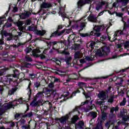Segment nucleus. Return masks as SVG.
I'll use <instances>...</instances> for the list:
<instances>
[{"label": "nucleus", "instance_id": "1", "mask_svg": "<svg viewBox=\"0 0 129 129\" xmlns=\"http://www.w3.org/2000/svg\"><path fill=\"white\" fill-rule=\"evenodd\" d=\"M14 75H9L5 78V81L8 85L11 84V82H15L18 80V76H19V71H14Z\"/></svg>", "mask_w": 129, "mask_h": 129}, {"label": "nucleus", "instance_id": "2", "mask_svg": "<svg viewBox=\"0 0 129 129\" xmlns=\"http://www.w3.org/2000/svg\"><path fill=\"white\" fill-rule=\"evenodd\" d=\"M109 48L108 47H103L102 48L99 49L97 51V55L101 57L102 56H106L107 54L110 52Z\"/></svg>", "mask_w": 129, "mask_h": 129}, {"label": "nucleus", "instance_id": "3", "mask_svg": "<svg viewBox=\"0 0 129 129\" xmlns=\"http://www.w3.org/2000/svg\"><path fill=\"white\" fill-rule=\"evenodd\" d=\"M121 34V31H116L114 35V38H113L112 40H110V37L108 36V35H103L101 37V41H111V42H112L113 41H115L116 39H117V34Z\"/></svg>", "mask_w": 129, "mask_h": 129}, {"label": "nucleus", "instance_id": "4", "mask_svg": "<svg viewBox=\"0 0 129 129\" xmlns=\"http://www.w3.org/2000/svg\"><path fill=\"white\" fill-rule=\"evenodd\" d=\"M28 29L29 31L35 32L36 35H38L39 36H44L46 33V31L45 30L42 31L37 30V27L36 26H30Z\"/></svg>", "mask_w": 129, "mask_h": 129}, {"label": "nucleus", "instance_id": "5", "mask_svg": "<svg viewBox=\"0 0 129 129\" xmlns=\"http://www.w3.org/2000/svg\"><path fill=\"white\" fill-rule=\"evenodd\" d=\"M69 118V114H67L66 115L63 116L59 118H56V120H59L60 123L64 125V124H66V123H67Z\"/></svg>", "mask_w": 129, "mask_h": 129}, {"label": "nucleus", "instance_id": "6", "mask_svg": "<svg viewBox=\"0 0 129 129\" xmlns=\"http://www.w3.org/2000/svg\"><path fill=\"white\" fill-rule=\"evenodd\" d=\"M98 96L101 100H105L107 98V91L100 92L98 94Z\"/></svg>", "mask_w": 129, "mask_h": 129}, {"label": "nucleus", "instance_id": "7", "mask_svg": "<svg viewBox=\"0 0 129 129\" xmlns=\"http://www.w3.org/2000/svg\"><path fill=\"white\" fill-rule=\"evenodd\" d=\"M51 7H52V4L51 3H43L40 5V9L39 10V13H40V12H42V11L43 10V9H49V8H51Z\"/></svg>", "mask_w": 129, "mask_h": 129}, {"label": "nucleus", "instance_id": "8", "mask_svg": "<svg viewBox=\"0 0 129 129\" xmlns=\"http://www.w3.org/2000/svg\"><path fill=\"white\" fill-rule=\"evenodd\" d=\"M118 109V106L112 107L110 110V114L109 115V118H113V117H115V114H113V111H117Z\"/></svg>", "mask_w": 129, "mask_h": 129}, {"label": "nucleus", "instance_id": "9", "mask_svg": "<svg viewBox=\"0 0 129 129\" xmlns=\"http://www.w3.org/2000/svg\"><path fill=\"white\" fill-rule=\"evenodd\" d=\"M91 2H92V0H85L84 1L81 0L78 2V8L80 9L83 5H85V4H90Z\"/></svg>", "mask_w": 129, "mask_h": 129}, {"label": "nucleus", "instance_id": "10", "mask_svg": "<svg viewBox=\"0 0 129 129\" xmlns=\"http://www.w3.org/2000/svg\"><path fill=\"white\" fill-rule=\"evenodd\" d=\"M32 14L30 12H27L22 13L21 15H20L21 19L24 20L25 19H27V18H29L30 16H31Z\"/></svg>", "mask_w": 129, "mask_h": 129}, {"label": "nucleus", "instance_id": "11", "mask_svg": "<svg viewBox=\"0 0 129 129\" xmlns=\"http://www.w3.org/2000/svg\"><path fill=\"white\" fill-rule=\"evenodd\" d=\"M16 25L17 27H18V28L19 29L20 32H19V36H21L22 35V31L24 30V28L22 27L23 26V22L22 21H18V22L16 23Z\"/></svg>", "mask_w": 129, "mask_h": 129}, {"label": "nucleus", "instance_id": "12", "mask_svg": "<svg viewBox=\"0 0 129 129\" xmlns=\"http://www.w3.org/2000/svg\"><path fill=\"white\" fill-rule=\"evenodd\" d=\"M105 29V26H104V25H100V26H95L94 27V31H96V32H99L100 31H103V30H104Z\"/></svg>", "mask_w": 129, "mask_h": 129}, {"label": "nucleus", "instance_id": "13", "mask_svg": "<svg viewBox=\"0 0 129 129\" xmlns=\"http://www.w3.org/2000/svg\"><path fill=\"white\" fill-rule=\"evenodd\" d=\"M76 128H83L84 127V122L83 121H79L76 124Z\"/></svg>", "mask_w": 129, "mask_h": 129}, {"label": "nucleus", "instance_id": "14", "mask_svg": "<svg viewBox=\"0 0 129 129\" xmlns=\"http://www.w3.org/2000/svg\"><path fill=\"white\" fill-rule=\"evenodd\" d=\"M14 105L13 104V102H11L6 104H5L3 106L5 107V109H10V108H12L13 107V106Z\"/></svg>", "mask_w": 129, "mask_h": 129}, {"label": "nucleus", "instance_id": "15", "mask_svg": "<svg viewBox=\"0 0 129 129\" xmlns=\"http://www.w3.org/2000/svg\"><path fill=\"white\" fill-rule=\"evenodd\" d=\"M88 21H89L90 22H92V23H96V22H97V19L93 15H90L88 17Z\"/></svg>", "mask_w": 129, "mask_h": 129}, {"label": "nucleus", "instance_id": "16", "mask_svg": "<svg viewBox=\"0 0 129 129\" xmlns=\"http://www.w3.org/2000/svg\"><path fill=\"white\" fill-rule=\"evenodd\" d=\"M78 86L79 87V88H81L82 89H83V87H87V85L85 84V83L80 82L78 83Z\"/></svg>", "mask_w": 129, "mask_h": 129}, {"label": "nucleus", "instance_id": "17", "mask_svg": "<svg viewBox=\"0 0 129 129\" xmlns=\"http://www.w3.org/2000/svg\"><path fill=\"white\" fill-rule=\"evenodd\" d=\"M117 82L116 83V85L121 86L122 85V82H123V80L121 78H117L116 79Z\"/></svg>", "mask_w": 129, "mask_h": 129}, {"label": "nucleus", "instance_id": "18", "mask_svg": "<svg viewBox=\"0 0 129 129\" xmlns=\"http://www.w3.org/2000/svg\"><path fill=\"white\" fill-rule=\"evenodd\" d=\"M75 59H80L82 57V53L81 52L78 51L75 54Z\"/></svg>", "mask_w": 129, "mask_h": 129}, {"label": "nucleus", "instance_id": "19", "mask_svg": "<svg viewBox=\"0 0 129 129\" xmlns=\"http://www.w3.org/2000/svg\"><path fill=\"white\" fill-rule=\"evenodd\" d=\"M79 119V117L76 115H74L71 119V122L72 123H75L77 120Z\"/></svg>", "mask_w": 129, "mask_h": 129}, {"label": "nucleus", "instance_id": "20", "mask_svg": "<svg viewBox=\"0 0 129 129\" xmlns=\"http://www.w3.org/2000/svg\"><path fill=\"white\" fill-rule=\"evenodd\" d=\"M89 115H90L92 118H96V117L97 116V113L93 111L90 112Z\"/></svg>", "mask_w": 129, "mask_h": 129}, {"label": "nucleus", "instance_id": "21", "mask_svg": "<svg viewBox=\"0 0 129 129\" xmlns=\"http://www.w3.org/2000/svg\"><path fill=\"white\" fill-rule=\"evenodd\" d=\"M17 89L18 88L15 87L10 90L8 93L9 95H13V94H14V93H15L16 91H17Z\"/></svg>", "mask_w": 129, "mask_h": 129}, {"label": "nucleus", "instance_id": "22", "mask_svg": "<svg viewBox=\"0 0 129 129\" xmlns=\"http://www.w3.org/2000/svg\"><path fill=\"white\" fill-rule=\"evenodd\" d=\"M31 106H38L39 105V102H37L36 99H34L32 103H30Z\"/></svg>", "mask_w": 129, "mask_h": 129}, {"label": "nucleus", "instance_id": "23", "mask_svg": "<svg viewBox=\"0 0 129 129\" xmlns=\"http://www.w3.org/2000/svg\"><path fill=\"white\" fill-rule=\"evenodd\" d=\"M113 123H114V120H110L108 122H107V123H106V126H107L108 128H109V126H110V124H113Z\"/></svg>", "mask_w": 129, "mask_h": 129}, {"label": "nucleus", "instance_id": "24", "mask_svg": "<svg viewBox=\"0 0 129 129\" xmlns=\"http://www.w3.org/2000/svg\"><path fill=\"white\" fill-rule=\"evenodd\" d=\"M93 129H103V127H102V123L98 122L96 126Z\"/></svg>", "mask_w": 129, "mask_h": 129}, {"label": "nucleus", "instance_id": "25", "mask_svg": "<svg viewBox=\"0 0 129 129\" xmlns=\"http://www.w3.org/2000/svg\"><path fill=\"white\" fill-rule=\"evenodd\" d=\"M40 52L41 51H40V49H35L34 50V52L33 53V55L34 56V57H39V55H38L37 53Z\"/></svg>", "mask_w": 129, "mask_h": 129}, {"label": "nucleus", "instance_id": "26", "mask_svg": "<svg viewBox=\"0 0 129 129\" xmlns=\"http://www.w3.org/2000/svg\"><path fill=\"white\" fill-rule=\"evenodd\" d=\"M36 98H42V97H44V94L42 92H39L36 94Z\"/></svg>", "mask_w": 129, "mask_h": 129}, {"label": "nucleus", "instance_id": "27", "mask_svg": "<svg viewBox=\"0 0 129 129\" xmlns=\"http://www.w3.org/2000/svg\"><path fill=\"white\" fill-rule=\"evenodd\" d=\"M125 103H126V99L125 98H123L122 101L120 103V106H124V105H125Z\"/></svg>", "mask_w": 129, "mask_h": 129}, {"label": "nucleus", "instance_id": "28", "mask_svg": "<svg viewBox=\"0 0 129 129\" xmlns=\"http://www.w3.org/2000/svg\"><path fill=\"white\" fill-rule=\"evenodd\" d=\"M71 60H72V57H69L66 58L65 61L66 62L67 64H68V65H69V64H70V62H71Z\"/></svg>", "mask_w": 129, "mask_h": 129}, {"label": "nucleus", "instance_id": "29", "mask_svg": "<svg viewBox=\"0 0 129 129\" xmlns=\"http://www.w3.org/2000/svg\"><path fill=\"white\" fill-rule=\"evenodd\" d=\"M31 83H29L28 87L27 88V90L28 91V95H29V96H30L31 94H32V91L31 90V89L30 88V87L31 86Z\"/></svg>", "mask_w": 129, "mask_h": 129}, {"label": "nucleus", "instance_id": "30", "mask_svg": "<svg viewBox=\"0 0 129 129\" xmlns=\"http://www.w3.org/2000/svg\"><path fill=\"white\" fill-rule=\"evenodd\" d=\"M33 115V112H30L26 115L23 116V117H31Z\"/></svg>", "mask_w": 129, "mask_h": 129}, {"label": "nucleus", "instance_id": "31", "mask_svg": "<svg viewBox=\"0 0 129 129\" xmlns=\"http://www.w3.org/2000/svg\"><path fill=\"white\" fill-rule=\"evenodd\" d=\"M107 116V114L105 112H103L102 114V119L103 120H105V119H106Z\"/></svg>", "mask_w": 129, "mask_h": 129}, {"label": "nucleus", "instance_id": "32", "mask_svg": "<svg viewBox=\"0 0 129 129\" xmlns=\"http://www.w3.org/2000/svg\"><path fill=\"white\" fill-rule=\"evenodd\" d=\"M91 100V98H90V99L86 100L85 102H82L81 103V106L84 105L85 104H88V102Z\"/></svg>", "mask_w": 129, "mask_h": 129}, {"label": "nucleus", "instance_id": "33", "mask_svg": "<svg viewBox=\"0 0 129 129\" xmlns=\"http://www.w3.org/2000/svg\"><path fill=\"white\" fill-rule=\"evenodd\" d=\"M24 65V67H25L26 68H30L32 67V64L28 62H25Z\"/></svg>", "mask_w": 129, "mask_h": 129}, {"label": "nucleus", "instance_id": "34", "mask_svg": "<svg viewBox=\"0 0 129 129\" xmlns=\"http://www.w3.org/2000/svg\"><path fill=\"white\" fill-rule=\"evenodd\" d=\"M114 98V97L113 96H111L110 98L108 99V102H109L110 103H112L113 102V99Z\"/></svg>", "mask_w": 129, "mask_h": 129}, {"label": "nucleus", "instance_id": "35", "mask_svg": "<svg viewBox=\"0 0 129 129\" xmlns=\"http://www.w3.org/2000/svg\"><path fill=\"white\" fill-rule=\"evenodd\" d=\"M71 78H72V79H75V80L77 79V78H78V76L77 75V74H74L71 75Z\"/></svg>", "mask_w": 129, "mask_h": 129}, {"label": "nucleus", "instance_id": "36", "mask_svg": "<svg viewBox=\"0 0 129 129\" xmlns=\"http://www.w3.org/2000/svg\"><path fill=\"white\" fill-rule=\"evenodd\" d=\"M58 32L57 30L51 34L50 37H58Z\"/></svg>", "mask_w": 129, "mask_h": 129}, {"label": "nucleus", "instance_id": "37", "mask_svg": "<svg viewBox=\"0 0 129 129\" xmlns=\"http://www.w3.org/2000/svg\"><path fill=\"white\" fill-rule=\"evenodd\" d=\"M53 60L55 62V63L57 64V65H60L61 64V61H60V60H58V59L57 58H53Z\"/></svg>", "mask_w": 129, "mask_h": 129}, {"label": "nucleus", "instance_id": "38", "mask_svg": "<svg viewBox=\"0 0 129 129\" xmlns=\"http://www.w3.org/2000/svg\"><path fill=\"white\" fill-rule=\"evenodd\" d=\"M8 36L9 37L7 38V41H12V40H13V35H12L11 33H9L8 34Z\"/></svg>", "mask_w": 129, "mask_h": 129}, {"label": "nucleus", "instance_id": "39", "mask_svg": "<svg viewBox=\"0 0 129 129\" xmlns=\"http://www.w3.org/2000/svg\"><path fill=\"white\" fill-rule=\"evenodd\" d=\"M66 31V30H65V29H63V30H61L60 32H59V31L58 32H57V36H62V34H63L64 33H65V31Z\"/></svg>", "mask_w": 129, "mask_h": 129}, {"label": "nucleus", "instance_id": "40", "mask_svg": "<svg viewBox=\"0 0 129 129\" xmlns=\"http://www.w3.org/2000/svg\"><path fill=\"white\" fill-rule=\"evenodd\" d=\"M90 35H95V36L96 37H100V35H101V34H100V33H94L93 31H91L90 33Z\"/></svg>", "mask_w": 129, "mask_h": 129}, {"label": "nucleus", "instance_id": "41", "mask_svg": "<svg viewBox=\"0 0 129 129\" xmlns=\"http://www.w3.org/2000/svg\"><path fill=\"white\" fill-rule=\"evenodd\" d=\"M25 59H26V61H27V62L32 61V58L30 56H29V55H26L25 56Z\"/></svg>", "mask_w": 129, "mask_h": 129}, {"label": "nucleus", "instance_id": "42", "mask_svg": "<svg viewBox=\"0 0 129 129\" xmlns=\"http://www.w3.org/2000/svg\"><path fill=\"white\" fill-rule=\"evenodd\" d=\"M85 58L86 61H92L93 60V57L90 56H86Z\"/></svg>", "mask_w": 129, "mask_h": 129}, {"label": "nucleus", "instance_id": "43", "mask_svg": "<svg viewBox=\"0 0 129 129\" xmlns=\"http://www.w3.org/2000/svg\"><path fill=\"white\" fill-rule=\"evenodd\" d=\"M128 4V0H122V5L123 6H125L126 5H127Z\"/></svg>", "mask_w": 129, "mask_h": 129}, {"label": "nucleus", "instance_id": "44", "mask_svg": "<svg viewBox=\"0 0 129 129\" xmlns=\"http://www.w3.org/2000/svg\"><path fill=\"white\" fill-rule=\"evenodd\" d=\"M86 25V23L84 22L81 23L80 25V28L81 29V30H83V28H85Z\"/></svg>", "mask_w": 129, "mask_h": 129}, {"label": "nucleus", "instance_id": "45", "mask_svg": "<svg viewBox=\"0 0 129 129\" xmlns=\"http://www.w3.org/2000/svg\"><path fill=\"white\" fill-rule=\"evenodd\" d=\"M102 7L101 6V5H100V4L99 3L96 7V10L97 11H99V10H100V9H101Z\"/></svg>", "mask_w": 129, "mask_h": 129}, {"label": "nucleus", "instance_id": "46", "mask_svg": "<svg viewBox=\"0 0 129 129\" xmlns=\"http://www.w3.org/2000/svg\"><path fill=\"white\" fill-rule=\"evenodd\" d=\"M5 73H6V70H5V69L1 70L0 76H2V75H4V74H5Z\"/></svg>", "mask_w": 129, "mask_h": 129}, {"label": "nucleus", "instance_id": "47", "mask_svg": "<svg viewBox=\"0 0 129 129\" xmlns=\"http://www.w3.org/2000/svg\"><path fill=\"white\" fill-rule=\"evenodd\" d=\"M79 109V107H76L75 109H74L72 111L69 112V114L72 113V112H74V111H77Z\"/></svg>", "mask_w": 129, "mask_h": 129}, {"label": "nucleus", "instance_id": "48", "mask_svg": "<svg viewBox=\"0 0 129 129\" xmlns=\"http://www.w3.org/2000/svg\"><path fill=\"white\" fill-rule=\"evenodd\" d=\"M31 51H32V48H31L30 47H27L25 49V51L27 53V54H28V53H30V52H31Z\"/></svg>", "mask_w": 129, "mask_h": 129}, {"label": "nucleus", "instance_id": "49", "mask_svg": "<svg viewBox=\"0 0 129 129\" xmlns=\"http://www.w3.org/2000/svg\"><path fill=\"white\" fill-rule=\"evenodd\" d=\"M34 86L36 88H38L40 86V82H36L34 83Z\"/></svg>", "mask_w": 129, "mask_h": 129}, {"label": "nucleus", "instance_id": "50", "mask_svg": "<svg viewBox=\"0 0 129 129\" xmlns=\"http://www.w3.org/2000/svg\"><path fill=\"white\" fill-rule=\"evenodd\" d=\"M5 27H6V28H10V27H12V23H9V22H7L6 23Z\"/></svg>", "mask_w": 129, "mask_h": 129}, {"label": "nucleus", "instance_id": "51", "mask_svg": "<svg viewBox=\"0 0 129 129\" xmlns=\"http://www.w3.org/2000/svg\"><path fill=\"white\" fill-rule=\"evenodd\" d=\"M22 44L21 43H18L17 44H13V47L14 48H18V47H20Z\"/></svg>", "mask_w": 129, "mask_h": 129}, {"label": "nucleus", "instance_id": "52", "mask_svg": "<svg viewBox=\"0 0 129 129\" xmlns=\"http://www.w3.org/2000/svg\"><path fill=\"white\" fill-rule=\"evenodd\" d=\"M94 45H95V42L92 41L91 42L90 44V47L91 48V49H93V47L94 46Z\"/></svg>", "mask_w": 129, "mask_h": 129}, {"label": "nucleus", "instance_id": "53", "mask_svg": "<svg viewBox=\"0 0 129 129\" xmlns=\"http://www.w3.org/2000/svg\"><path fill=\"white\" fill-rule=\"evenodd\" d=\"M29 76L31 77V79H34L36 77V75L34 74H30Z\"/></svg>", "mask_w": 129, "mask_h": 129}, {"label": "nucleus", "instance_id": "54", "mask_svg": "<svg viewBox=\"0 0 129 129\" xmlns=\"http://www.w3.org/2000/svg\"><path fill=\"white\" fill-rule=\"evenodd\" d=\"M48 87H49V88H53V87H54V83L52 82L49 83L48 85Z\"/></svg>", "mask_w": 129, "mask_h": 129}, {"label": "nucleus", "instance_id": "55", "mask_svg": "<svg viewBox=\"0 0 129 129\" xmlns=\"http://www.w3.org/2000/svg\"><path fill=\"white\" fill-rule=\"evenodd\" d=\"M123 119L124 120V121H127V120H129V117L127 116L123 117Z\"/></svg>", "mask_w": 129, "mask_h": 129}, {"label": "nucleus", "instance_id": "56", "mask_svg": "<svg viewBox=\"0 0 129 129\" xmlns=\"http://www.w3.org/2000/svg\"><path fill=\"white\" fill-rule=\"evenodd\" d=\"M23 128L24 129H28L30 128V125L27 124L23 126Z\"/></svg>", "mask_w": 129, "mask_h": 129}, {"label": "nucleus", "instance_id": "57", "mask_svg": "<svg viewBox=\"0 0 129 129\" xmlns=\"http://www.w3.org/2000/svg\"><path fill=\"white\" fill-rule=\"evenodd\" d=\"M38 57H40V58L42 59H45V58H46V56H45L44 54H40V55H38Z\"/></svg>", "mask_w": 129, "mask_h": 129}, {"label": "nucleus", "instance_id": "58", "mask_svg": "<svg viewBox=\"0 0 129 129\" xmlns=\"http://www.w3.org/2000/svg\"><path fill=\"white\" fill-rule=\"evenodd\" d=\"M30 24H31V20L28 19L26 21V25L27 26H28V25H30Z\"/></svg>", "mask_w": 129, "mask_h": 129}, {"label": "nucleus", "instance_id": "59", "mask_svg": "<svg viewBox=\"0 0 129 129\" xmlns=\"http://www.w3.org/2000/svg\"><path fill=\"white\" fill-rule=\"evenodd\" d=\"M80 62V63H85V62H86V59L85 58L81 59Z\"/></svg>", "mask_w": 129, "mask_h": 129}, {"label": "nucleus", "instance_id": "60", "mask_svg": "<svg viewBox=\"0 0 129 129\" xmlns=\"http://www.w3.org/2000/svg\"><path fill=\"white\" fill-rule=\"evenodd\" d=\"M97 104H100L101 105L102 104V103H103V101H99V100H97V102H96Z\"/></svg>", "mask_w": 129, "mask_h": 129}, {"label": "nucleus", "instance_id": "61", "mask_svg": "<svg viewBox=\"0 0 129 129\" xmlns=\"http://www.w3.org/2000/svg\"><path fill=\"white\" fill-rule=\"evenodd\" d=\"M61 29H63V26L62 25H59L56 31L59 32V30H61Z\"/></svg>", "mask_w": 129, "mask_h": 129}, {"label": "nucleus", "instance_id": "62", "mask_svg": "<svg viewBox=\"0 0 129 129\" xmlns=\"http://www.w3.org/2000/svg\"><path fill=\"white\" fill-rule=\"evenodd\" d=\"M13 12H14V13H16V12H18V8L16 7H14Z\"/></svg>", "mask_w": 129, "mask_h": 129}, {"label": "nucleus", "instance_id": "63", "mask_svg": "<svg viewBox=\"0 0 129 129\" xmlns=\"http://www.w3.org/2000/svg\"><path fill=\"white\" fill-rule=\"evenodd\" d=\"M18 102H19L20 104H22V103H23V98H21L20 99H18Z\"/></svg>", "mask_w": 129, "mask_h": 129}, {"label": "nucleus", "instance_id": "64", "mask_svg": "<svg viewBox=\"0 0 129 129\" xmlns=\"http://www.w3.org/2000/svg\"><path fill=\"white\" fill-rule=\"evenodd\" d=\"M99 4L101 6V7H102V6H104V5H105V2L103 1L101 3H99Z\"/></svg>", "mask_w": 129, "mask_h": 129}]
</instances>
